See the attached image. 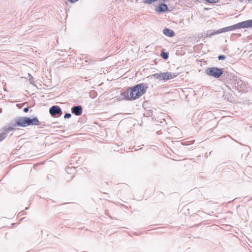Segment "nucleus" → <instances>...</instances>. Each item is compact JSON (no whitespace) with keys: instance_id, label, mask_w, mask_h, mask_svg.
<instances>
[{"instance_id":"obj_18","label":"nucleus","mask_w":252,"mask_h":252,"mask_svg":"<svg viewBox=\"0 0 252 252\" xmlns=\"http://www.w3.org/2000/svg\"><path fill=\"white\" fill-rule=\"evenodd\" d=\"M24 112L25 113H27L29 111V108L28 107H25L24 108L23 110Z\"/></svg>"},{"instance_id":"obj_16","label":"nucleus","mask_w":252,"mask_h":252,"mask_svg":"<svg viewBox=\"0 0 252 252\" xmlns=\"http://www.w3.org/2000/svg\"><path fill=\"white\" fill-rule=\"evenodd\" d=\"M218 58L219 60H223L226 58L225 56L224 55H220L218 56Z\"/></svg>"},{"instance_id":"obj_3","label":"nucleus","mask_w":252,"mask_h":252,"mask_svg":"<svg viewBox=\"0 0 252 252\" xmlns=\"http://www.w3.org/2000/svg\"><path fill=\"white\" fill-rule=\"evenodd\" d=\"M206 73L209 76L218 78L223 74V70L218 67H210L206 69Z\"/></svg>"},{"instance_id":"obj_14","label":"nucleus","mask_w":252,"mask_h":252,"mask_svg":"<svg viewBox=\"0 0 252 252\" xmlns=\"http://www.w3.org/2000/svg\"><path fill=\"white\" fill-rule=\"evenodd\" d=\"M6 137V133H0V141L5 139Z\"/></svg>"},{"instance_id":"obj_11","label":"nucleus","mask_w":252,"mask_h":252,"mask_svg":"<svg viewBox=\"0 0 252 252\" xmlns=\"http://www.w3.org/2000/svg\"><path fill=\"white\" fill-rule=\"evenodd\" d=\"M244 28H252V19L243 22Z\"/></svg>"},{"instance_id":"obj_12","label":"nucleus","mask_w":252,"mask_h":252,"mask_svg":"<svg viewBox=\"0 0 252 252\" xmlns=\"http://www.w3.org/2000/svg\"><path fill=\"white\" fill-rule=\"evenodd\" d=\"M14 130V128L12 127H4L3 130L4 132L3 133H6V135H7V133L10 131H12Z\"/></svg>"},{"instance_id":"obj_9","label":"nucleus","mask_w":252,"mask_h":252,"mask_svg":"<svg viewBox=\"0 0 252 252\" xmlns=\"http://www.w3.org/2000/svg\"><path fill=\"white\" fill-rule=\"evenodd\" d=\"M168 10L167 5L165 3H161L156 11L158 13H164Z\"/></svg>"},{"instance_id":"obj_1","label":"nucleus","mask_w":252,"mask_h":252,"mask_svg":"<svg viewBox=\"0 0 252 252\" xmlns=\"http://www.w3.org/2000/svg\"><path fill=\"white\" fill-rule=\"evenodd\" d=\"M148 88L146 84H137L133 87L129 88L124 93V96L128 99H136L144 94Z\"/></svg>"},{"instance_id":"obj_19","label":"nucleus","mask_w":252,"mask_h":252,"mask_svg":"<svg viewBox=\"0 0 252 252\" xmlns=\"http://www.w3.org/2000/svg\"><path fill=\"white\" fill-rule=\"evenodd\" d=\"M70 2H71L72 3H74V2H75L76 1H77L78 0H69Z\"/></svg>"},{"instance_id":"obj_10","label":"nucleus","mask_w":252,"mask_h":252,"mask_svg":"<svg viewBox=\"0 0 252 252\" xmlns=\"http://www.w3.org/2000/svg\"><path fill=\"white\" fill-rule=\"evenodd\" d=\"M163 33L165 35L170 37H173L175 35L174 32L168 28L164 29L163 30Z\"/></svg>"},{"instance_id":"obj_22","label":"nucleus","mask_w":252,"mask_h":252,"mask_svg":"<svg viewBox=\"0 0 252 252\" xmlns=\"http://www.w3.org/2000/svg\"><path fill=\"white\" fill-rule=\"evenodd\" d=\"M163 0L165 1H166V0Z\"/></svg>"},{"instance_id":"obj_6","label":"nucleus","mask_w":252,"mask_h":252,"mask_svg":"<svg viewBox=\"0 0 252 252\" xmlns=\"http://www.w3.org/2000/svg\"><path fill=\"white\" fill-rule=\"evenodd\" d=\"M27 117H18L15 120V124L16 126L21 127H26L28 126Z\"/></svg>"},{"instance_id":"obj_13","label":"nucleus","mask_w":252,"mask_h":252,"mask_svg":"<svg viewBox=\"0 0 252 252\" xmlns=\"http://www.w3.org/2000/svg\"><path fill=\"white\" fill-rule=\"evenodd\" d=\"M161 56L163 59L166 60L168 58V53L166 52H162Z\"/></svg>"},{"instance_id":"obj_8","label":"nucleus","mask_w":252,"mask_h":252,"mask_svg":"<svg viewBox=\"0 0 252 252\" xmlns=\"http://www.w3.org/2000/svg\"><path fill=\"white\" fill-rule=\"evenodd\" d=\"M71 112L76 116H80L82 113V107L80 105L74 106L71 108Z\"/></svg>"},{"instance_id":"obj_5","label":"nucleus","mask_w":252,"mask_h":252,"mask_svg":"<svg viewBox=\"0 0 252 252\" xmlns=\"http://www.w3.org/2000/svg\"><path fill=\"white\" fill-rule=\"evenodd\" d=\"M49 112L53 117H60L62 115V111L61 108L56 105L52 106L49 109Z\"/></svg>"},{"instance_id":"obj_4","label":"nucleus","mask_w":252,"mask_h":252,"mask_svg":"<svg viewBox=\"0 0 252 252\" xmlns=\"http://www.w3.org/2000/svg\"><path fill=\"white\" fill-rule=\"evenodd\" d=\"M241 28H244L243 22L239 23H237V24H235V25H232V26H228V27H225L224 28H222V29L219 30L216 33H222V32H228V31H234V30H235L236 29H241Z\"/></svg>"},{"instance_id":"obj_7","label":"nucleus","mask_w":252,"mask_h":252,"mask_svg":"<svg viewBox=\"0 0 252 252\" xmlns=\"http://www.w3.org/2000/svg\"><path fill=\"white\" fill-rule=\"evenodd\" d=\"M28 126H39L40 123L36 117L32 119L27 117Z\"/></svg>"},{"instance_id":"obj_20","label":"nucleus","mask_w":252,"mask_h":252,"mask_svg":"<svg viewBox=\"0 0 252 252\" xmlns=\"http://www.w3.org/2000/svg\"><path fill=\"white\" fill-rule=\"evenodd\" d=\"M240 2H242L244 0H239Z\"/></svg>"},{"instance_id":"obj_17","label":"nucleus","mask_w":252,"mask_h":252,"mask_svg":"<svg viewBox=\"0 0 252 252\" xmlns=\"http://www.w3.org/2000/svg\"><path fill=\"white\" fill-rule=\"evenodd\" d=\"M206 1L211 3H216L218 1V0H206Z\"/></svg>"},{"instance_id":"obj_21","label":"nucleus","mask_w":252,"mask_h":252,"mask_svg":"<svg viewBox=\"0 0 252 252\" xmlns=\"http://www.w3.org/2000/svg\"><path fill=\"white\" fill-rule=\"evenodd\" d=\"M240 83H241V85L242 84V82H241V81H240Z\"/></svg>"},{"instance_id":"obj_15","label":"nucleus","mask_w":252,"mask_h":252,"mask_svg":"<svg viewBox=\"0 0 252 252\" xmlns=\"http://www.w3.org/2000/svg\"><path fill=\"white\" fill-rule=\"evenodd\" d=\"M71 117V115L70 113H66L64 116V119H69Z\"/></svg>"},{"instance_id":"obj_2","label":"nucleus","mask_w":252,"mask_h":252,"mask_svg":"<svg viewBox=\"0 0 252 252\" xmlns=\"http://www.w3.org/2000/svg\"><path fill=\"white\" fill-rule=\"evenodd\" d=\"M155 78L158 79L159 80H167L173 79L177 76V75L175 73L172 72H163L160 73H156L152 75Z\"/></svg>"}]
</instances>
